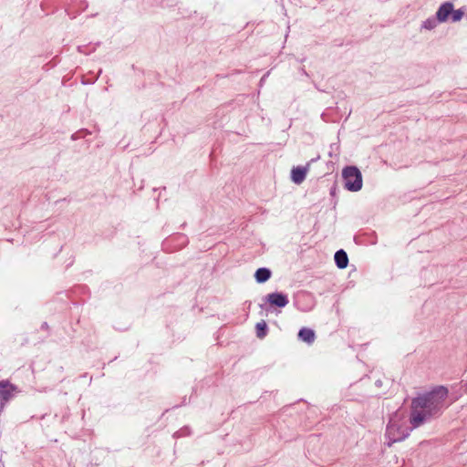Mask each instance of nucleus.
Segmentation results:
<instances>
[{
	"mask_svg": "<svg viewBox=\"0 0 467 467\" xmlns=\"http://www.w3.org/2000/svg\"><path fill=\"white\" fill-rule=\"evenodd\" d=\"M439 23L441 22L437 19L436 16H430L422 22L421 29L432 30L438 26Z\"/></svg>",
	"mask_w": 467,
	"mask_h": 467,
	"instance_id": "obj_12",
	"label": "nucleus"
},
{
	"mask_svg": "<svg viewBox=\"0 0 467 467\" xmlns=\"http://www.w3.org/2000/svg\"><path fill=\"white\" fill-rule=\"evenodd\" d=\"M265 301L268 303L271 306H275L278 308H283L286 306L289 303V299L287 295L282 292H274L268 294L265 297Z\"/></svg>",
	"mask_w": 467,
	"mask_h": 467,
	"instance_id": "obj_6",
	"label": "nucleus"
},
{
	"mask_svg": "<svg viewBox=\"0 0 467 467\" xmlns=\"http://www.w3.org/2000/svg\"><path fill=\"white\" fill-rule=\"evenodd\" d=\"M344 187L349 192H358L363 185L362 174L356 166H347L342 171Z\"/></svg>",
	"mask_w": 467,
	"mask_h": 467,
	"instance_id": "obj_2",
	"label": "nucleus"
},
{
	"mask_svg": "<svg viewBox=\"0 0 467 467\" xmlns=\"http://www.w3.org/2000/svg\"><path fill=\"white\" fill-rule=\"evenodd\" d=\"M464 13H465L464 7H462V8H459L456 10L452 7V13L451 14V22L456 23V22L461 21L464 16Z\"/></svg>",
	"mask_w": 467,
	"mask_h": 467,
	"instance_id": "obj_13",
	"label": "nucleus"
},
{
	"mask_svg": "<svg viewBox=\"0 0 467 467\" xmlns=\"http://www.w3.org/2000/svg\"><path fill=\"white\" fill-rule=\"evenodd\" d=\"M190 434L189 427H184L175 433V436L182 437Z\"/></svg>",
	"mask_w": 467,
	"mask_h": 467,
	"instance_id": "obj_15",
	"label": "nucleus"
},
{
	"mask_svg": "<svg viewBox=\"0 0 467 467\" xmlns=\"http://www.w3.org/2000/svg\"><path fill=\"white\" fill-rule=\"evenodd\" d=\"M320 159V155H317V157L315 158H312L307 163L306 166H296V167H294L291 171V180L294 183L296 184H301L306 177V173L309 170V167L311 165V163H314L316 162L317 161H318Z\"/></svg>",
	"mask_w": 467,
	"mask_h": 467,
	"instance_id": "obj_5",
	"label": "nucleus"
},
{
	"mask_svg": "<svg viewBox=\"0 0 467 467\" xmlns=\"http://www.w3.org/2000/svg\"><path fill=\"white\" fill-rule=\"evenodd\" d=\"M447 397V388L439 386L412 399L410 415V422L412 428H418L428 419L440 414L444 408Z\"/></svg>",
	"mask_w": 467,
	"mask_h": 467,
	"instance_id": "obj_1",
	"label": "nucleus"
},
{
	"mask_svg": "<svg viewBox=\"0 0 467 467\" xmlns=\"http://www.w3.org/2000/svg\"><path fill=\"white\" fill-rule=\"evenodd\" d=\"M375 385L379 388H380L382 386V380L381 379H378L375 381Z\"/></svg>",
	"mask_w": 467,
	"mask_h": 467,
	"instance_id": "obj_19",
	"label": "nucleus"
},
{
	"mask_svg": "<svg viewBox=\"0 0 467 467\" xmlns=\"http://www.w3.org/2000/svg\"><path fill=\"white\" fill-rule=\"evenodd\" d=\"M408 427H404L394 420L390 419L385 432L386 444L390 447L393 443L405 440L410 435Z\"/></svg>",
	"mask_w": 467,
	"mask_h": 467,
	"instance_id": "obj_3",
	"label": "nucleus"
},
{
	"mask_svg": "<svg viewBox=\"0 0 467 467\" xmlns=\"http://www.w3.org/2000/svg\"><path fill=\"white\" fill-rule=\"evenodd\" d=\"M175 239H177L182 244H185L187 243V237L185 234H178L176 236H175Z\"/></svg>",
	"mask_w": 467,
	"mask_h": 467,
	"instance_id": "obj_16",
	"label": "nucleus"
},
{
	"mask_svg": "<svg viewBox=\"0 0 467 467\" xmlns=\"http://www.w3.org/2000/svg\"><path fill=\"white\" fill-rule=\"evenodd\" d=\"M272 276V271L267 267H260L254 273V279L258 284L268 281Z\"/></svg>",
	"mask_w": 467,
	"mask_h": 467,
	"instance_id": "obj_10",
	"label": "nucleus"
},
{
	"mask_svg": "<svg viewBox=\"0 0 467 467\" xmlns=\"http://www.w3.org/2000/svg\"><path fill=\"white\" fill-rule=\"evenodd\" d=\"M255 333L258 338H264L268 333V327L265 320H261L255 326Z\"/></svg>",
	"mask_w": 467,
	"mask_h": 467,
	"instance_id": "obj_11",
	"label": "nucleus"
},
{
	"mask_svg": "<svg viewBox=\"0 0 467 467\" xmlns=\"http://www.w3.org/2000/svg\"><path fill=\"white\" fill-rule=\"evenodd\" d=\"M265 76H264V77L261 78L260 82H263V81L265 80Z\"/></svg>",
	"mask_w": 467,
	"mask_h": 467,
	"instance_id": "obj_21",
	"label": "nucleus"
},
{
	"mask_svg": "<svg viewBox=\"0 0 467 467\" xmlns=\"http://www.w3.org/2000/svg\"><path fill=\"white\" fill-rule=\"evenodd\" d=\"M49 328V326L47 322H44L42 325H41V329H44V330H47Z\"/></svg>",
	"mask_w": 467,
	"mask_h": 467,
	"instance_id": "obj_17",
	"label": "nucleus"
},
{
	"mask_svg": "<svg viewBox=\"0 0 467 467\" xmlns=\"http://www.w3.org/2000/svg\"><path fill=\"white\" fill-rule=\"evenodd\" d=\"M88 131H86V130H79V131H78V132L74 133V134L71 136V139H72L73 140H78V139H79V138H83V137H85V136H86V134H88Z\"/></svg>",
	"mask_w": 467,
	"mask_h": 467,
	"instance_id": "obj_14",
	"label": "nucleus"
},
{
	"mask_svg": "<svg viewBox=\"0 0 467 467\" xmlns=\"http://www.w3.org/2000/svg\"><path fill=\"white\" fill-rule=\"evenodd\" d=\"M334 260L339 269H345L348 265V254L343 249H339L335 253Z\"/></svg>",
	"mask_w": 467,
	"mask_h": 467,
	"instance_id": "obj_8",
	"label": "nucleus"
},
{
	"mask_svg": "<svg viewBox=\"0 0 467 467\" xmlns=\"http://www.w3.org/2000/svg\"><path fill=\"white\" fill-rule=\"evenodd\" d=\"M453 4L450 1L442 3L437 12L436 17L441 23H445L451 18V14L452 13Z\"/></svg>",
	"mask_w": 467,
	"mask_h": 467,
	"instance_id": "obj_7",
	"label": "nucleus"
},
{
	"mask_svg": "<svg viewBox=\"0 0 467 467\" xmlns=\"http://www.w3.org/2000/svg\"><path fill=\"white\" fill-rule=\"evenodd\" d=\"M16 390V386L10 383L8 380L0 381V412L5 408V403L13 399Z\"/></svg>",
	"mask_w": 467,
	"mask_h": 467,
	"instance_id": "obj_4",
	"label": "nucleus"
},
{
	"mask_svg": "<svg viewBox=\"0 0 467 467\" xmlns=\"http://www.w3.org/2000/svg\"><path fill=\"white\" fill-rule=\"evenodd\" d=\"M298 338L307 344H312L315 341L316 334L315 331L308 327H302L298 331Z\"/></svg>",
	"mask_w": 467,
	"mask_h": 467,
	"instance_id": "obj_9",
	"label": "nucleus"
},
{
	"mask_svg": "<svg viewBox=\"0 0 467 467\" xmlns=\"http://www.w3.org/2000/svg\"><path fill=\"white\" fill-rule=\"evenodd\" d=\"M336 191H337V188H336V185H334L331 189H330V194L332 196H334L336 194Z\"/></svg>",
	"mask_w": 467,
	"mask_h": 467,
	"instance_id": "obj_18",
	"label": "nucleus"
},
{
	"mask_svg": "<svg viewBox=\"0 0 467 467\" xmlns=\"http://www.w3.org/2000/svg\"><path fill=\"white\" fill-rule=\"evenodd\" d=\"M78 50L82 53L83 52V47H80V46L78 47Z\"/></svg>",
	"mask_w": 467,
	"mask_h": 467,
	"instance_id": "obj_20",
	"label": "nucleus"
}]
</instances>
